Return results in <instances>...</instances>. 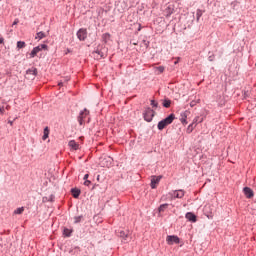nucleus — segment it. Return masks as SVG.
<instances>
[{"label": "nucleus", "instance_id": "f257e3e1", "mask_svg": "<svg viewBox=\"0 0 256 256\" xmlns=\"http://www.w3.org/2000/svg\"><path fill=\"white\" fill-rule=\"evenodd\" d=\"M173 121H175V114H170L167 118L163 119L158 123L159 131H163V129H165V127H167L168 125H171Z\"/></svg>", "mask_w": 256, "mask_h": 256}, {"label": "nucleus", "instance_id": "f03ea898", "mask_svg": "<svg viewBox=\"0 0 256 256\" xmlns=\"http://www.w3.org/2000/svg\"><path fill=\"white\" fill-rule=\"evenodd\" d=\"M118 237H120L121 239H123V241H129V239H131V231L129 230H121L119 229L117 232Z\"/></svg>", "mask_w": 256, "mask_h": 256}, {"label": "nucleus", "instance_id": "7ed1b4c3", "mask_svg": "<svg viewBox=\"0 0 256 256\" xmlns=\"http://www.w3.org/2000/svg\"><path fill=\"white\" fill-rule=\"evenodd\" d=\"M153 117H155V111L151 108H147L144 112V120L151 123V121H153Z\"/></svg>", "mask_w": 256, "mask_h": 256}, {"label": "nucleus", "instance_id": "20e7f679", "mask_svg": "<svg viewBox=\"0 0 256 256\" xmlns=\"http://www.w3.org/2000/svg\"><path fill=\"white\" fill-rule=\"evenodd\" d=\"M47 50V44H41L37 47H34L33 50L30 53V57L31 59H33L34 57L37 56V53H39L40 51Z\"/></svg>", "mask_w": 256, "mask_h": 256}, {"label": "nucleus", "instance_id": "39448f33", "mask_svg": "<svg viewBox=\"0 0 256 256\" xmlns=\"http://www.w3.org/2000/svg\"><path fill=\"white\" fill-rule=\"evenodd\" d=\"M166 243L168 245H179L180 240L177 236L172 235V236H167L166 237Z\"/></svg>", "mask_w": 256, "mask_h": 256}, {"label": "nucleus", "instance_id": "423d86ee", "mask_svg": "<svg viewBox=\"0 0 256 256\" xmlns=\"http://www.w3.org/2000/svg\"><path fill=\"white\" fill-rule=\"evenodd\" d=\"M37 77V68H30L26 71V79H35Z\"/></svg>", "mask_w": 256, "mask_h": 256}, {"label": "nucleus", "instance_id": "0eeeda50", "mask_svg": "<svg viewBox=\"0 0 256 256\" xmlns=\"http://www.w3.org/2000/svg\"><path fill=\"white\" fill-rule=\"evenodd\" d=\"M204 213L208 217V219H211L213 217V206L208 204L204 206Z\"/></svg>", "mask_w": 256, "mask_h": 256}, {"label": "nucleus", "instance_id": "6e6552de", "mask_svg": "<svg viewBox=\"0 0 256 256\" xmlns=\"http://www.w3.org/2000/svg\"><path fill=\"white\" fill-rule=\"evenodd\" d=\"M77 37H78L79 41H85V39H87V30H85L83 28L78 30Z\"/></svg>", "mask_w": 256, "mask_h": 256}, {"label": "nucleus", "instance_id": "1a4fd4ad", "mask_svg": "<svg viewBox=\"0 0 256 256\" xmlns=\"http://www.w3.org/2000/svg\"><path fill=\"white\" fill-rule=\"evenodd\" d=\"M159 181H161V176H153L151 179V187L152 189H157V185H159Z\"/></svg>", "mask_w": 256, "mask_h": 256}, {"label": "nucleus", "instance_id": "9d476101", "mask_svg": "<svg viewBox=\"0 0 256 256\" xmlns=\"http://www.w3.org/2000/svg\"><path fill=\"white\" fill-rule=\"evenodd\" d=\"M87 115H89V110H87V109H84V111L80 113V115L78 117V122L80 125H83V123H84L83 119H85V117H87Z\"/></svg>", "mask_w": 256, "mask_h": 256}, {"label": "nucleus", "instance_id": "9b49d317", "mask_svg": "<svg viewBox=\"0 0 256 256\" xmlns=\"http://www.w3.org/2000/svg\"><path fill=\"white\" fill-rule=\"evenodd\" d=\"M172 196L175 199H183V197H185V191L184 190H176L173 192Z\"/></svg>", "mask_w": 256, "mask_h": 256}, {"label": "nucleus", "instance_id": "f8f14e48", "mask_svg": "<svg viewBox=\"0 0 256 256\" xmlns=\"http://www.w3.org/2000/svg\"><path fill=\"white\" fill-rule=\"evenodd\" d=\"M68 146L70 147L71 151H77L79 149V143H77L75 140L69 141Z\"/></svg>", "mask_w": 256, "mask_h": 256}, {"label": "nucleus", "instance_id": "ddd939ff", "mask_svg": "<svg viewBox=\"0 0 256 256\" xmlns=\"http://www.w3.org/2000/svg\"><path fill=\"white\" fill-rule=\"evenodd\" d=\"M244 194L246 195L247 199H251L254 195L253 190L249 187L244 188Z\"/></svg>", "mask_w": 256, "mask_h": 256}, {"label": "nucleus", "instance_id": "4468645a", "mask_svg": "<svg viewBox=\"0 0 256 256\" xmlns=\"http://www.w3.org/2000/svg\"><path fill=\"white\" fill-rule=\"evenodd\" d=\"M186 219H188V221H192V223H195L197 221V216H195V214L192 212H188L186 213Z\"/></svg>", "mask_w": 256, "mask_h": 256}, {"label": "nucleus", "instance_id": "2eb2a0df", "mask_svg": "<svg viewBox=\"0 0 256 256\" xmlns=\"http://www.w3.org/2000/svg\"><path fill=\"white\" fill-rule=\"evenodd\" d=\"M94 55H95L96 59H103V58L107 57V53H105L103 51H99V50L94 52Z\"/></svg>", "mask_w": 256, "mask_h": 256}, {"label": "nucleus", "instance_id": "dca6fc26", "mask_svg": "<svg viewBox=\"0 0 256 256\" xmlns=\"http://www.w3.org/2000/svg\"><path fill=\"white\" fill-rule=\"evenodd\" d=\"M71 193H72L74 199H78L79 196L81 195V190L73 188L71 190Z\"/></svg>", "mask_w": 256, "mask_h": 256}, {"label": "nucleus", "instance_id": "f3484780", "mask_svg": "<svg viewBox=\"0 0 256 256\" xmlns=\"http://www.w3.org/2000/svg\"><path fill=\"white\" fill-rule=\"evenodd\" d=\"M154 69H155L156 75H161V73H163L165 71L164 66H158V67H155Z\"/></svg>", "mask_w": 256, "mask_h": 256}, {"label": "nucleus", "instance_id": "a211bd4d", "mask_svg": "<svg viewBox=\"0 0 256 256\" xmlns=\"http://www.w3.org/2000/svg\"><path fill=\"white\" fill-rule=\"evenodd\" d=\"M25 211V207H20L14 210V215H23V212Z\"/></svg>", "mask_w": 256, "mask_h": 256}, {"label": "nucleus", "instance_id": "6ab92c4d", "mask_svg": "<svg viewBox=\"0 0 256 256\" xmlns=\"http://www.w3.org/2000/svg\"><path fill=\"white\" fill-rule=\"evenodd\" d=\"M45 37H47V34H45V32H38V33L36 34L35 39L41 40V39H45Z\"/></svg>", "mask_w": 256, "mask_h": 256}, {"label": "nucleus", "instance_id": "aec40b11", "mask_svg": "<svg viewBox=\"0 0 256 256\" xmlns=\"http://www.w3.org/2000/svg\"><path fill=\"white\" fill-rule=\"evenodd\" d=\"M49 138V127L44 128L43 141Z\"/></svg>", "mask_w": 256, "mask_h": 256}, {"label": "nucleus", "instance_id": "412c9836", "mask_svg": "<svg viewBox=\"0 0 256 256\" xmlns=\"http://www.w3.org/2000/svg\"><path fill=\"white\" fill-rule=\"evenodd\" d=\"M166 16L169 17V15L173 14V8L171 6H168L165 10Z\"/></svg>", "mask_w": 256, "mask_h": 256}, {"label": "nucleus", "instance_id": "4be33fe9", "mask_svg": "<svg viewBox=\"0 0 256 256\" xmlns=\"http://www.w3.org/2000/svg\"><path fill=\"white\" fill-rule=\"evenodd\" d=\"M169 207V204H162L160 205V207L158 208V211L160 213H163V211H165V209H167Z\"/></svg>", "mask_w": 256, "mask_h": 256}, {"label": "nucleus", "instance_id": "5701e85b", "mask_svg": "<svg viewBox=\"0 0 256 256\" xmlns=\"http://www.w3.org/2000/svg\"><path fill=\"white\" fill-rule=\"evenodd\" d=\"M25 42H23V41H18L17 42V48L18 49H23V48H25Z\"/></svg>", "mask_w": 256, "mask_h": 256}, {"label": "nucleus", "instance_id": "b1692460", "mask_svg": "<svg viewBox=\"0 0 256 256\" xmlns=\"http://www.w3.org/2000/svg\"><path fill=\"white\" fill-rule=\"evenodd\" d=\"M163 107H166V108L171 107V100H164Z\"/></svg>", "mask_w": 256, "mask_h": 256}, {"label": "nucleus", "instance_id": "393cba45", "mask_svg": "<svg viewBox=\"0 0 256 256\" xmlns=\"http://www.w3.org/2000/svg\"><path fill=\"white\" fill-rule=\"evenodd\" d=\"M102 39H104V41H107L108 39H111V34H109V33L103 34Z\"/></svg>", "mask_w": 256, "mask_h": 256}, {"label": "nucleus", "instance_id": "a878e982", "mask_svg": "<svg viewBox=\"0 0 256 256\" xmlns=\"http://www.w3.org/2000/svg\"><path fill=\"white\" fill-rule=\"evenodd\" d=\"M74 223H81V216L74 217Z\"/></svg>", "mask_w": 256, "mask_h": 256}, {"label": "nucleus", "instance_id": "bb28decb", "mask_svg": "<svg viewBox=\"0 0 256 256\" xmlns=\"http://www.w3.org/2000/svg\"><path fill=\"white\" fill-rule=\"evenodd\" d=\"M193 132V124H190L187 128V133H192Z\"/></svg>", "mask_w": 256, "mask_h": 256}, {"label": "nucleus", "instance_id": "cd10ccee", "mask_svg": "<svg viewBox=\"0 0 256 256\" xmlns=\"http://www.w3.org/2000/svg\"><path fill=\"white\" fill-rule=\"evenodd\" d=\"M64 235H66V237H69V235H71V231L69 229H64Z\"/></svg>", "mask_w": 256, "mask_h": 256}, {"label": "nucleus", "instance_id": "c85d7f7f", "mask_svg": "<svg viewBox=\"0 0 256 256\" xmlns=\"http://www.w3.org/2000/svg\"><path fill=\"white\" fill-rule=\"evenodd\" d=\"M152 107H157L158 103L155 100H151Z\"/></svg>", "mask_w": 256, "mask_h": 256}, {"label": "nucleus", "instance_id": "c756f323", "mask_svg": "<svg viewBox=\"0 0 256 256\" xmlns=\"http://www.w3.org/2000/svg\"><path fill=\"white\" fill-rule=\"evenodd\" d=\"M196 15H197V20L199 21V18H200L201 15H202V14H201V10H197V14H196Z\"/></svg>", "mask_w": 256, "mask_h": 256}, {"label": "nucleus", "instance_id": "7c9ffc66", "mask_svg": "<svg viewBox=\"0 0 256 256\" xmlns=\"http://www.w3.org/2000/svg\"><path fill=\"white\" fill-rule=\"evenodd\" d=\"M208 59H209V61H214L215 60V55H210L209 57H208Z\"/></svg>", "mask_w": 256, "mask_h": 256}, {"label": "nucleus", "instance_id": "2f4dec72", "mask_svg": "<svg viewBox=\"0 0 256 256\" xmlns=\"http://www.w3.org/2000/svg\"><path fill=\"white\" fill-rule=\"evenodd\" d=\"M84 185H86V187H89V186L91 185V181L86 180V181L84 182Z\"/></svg>", "mask_w": 256, "mask_h": 256}, {"label": "nucleus", "instance_id": "473e14b6", "mask_svg": "<svg viewBox=\"0 0 256 256\" xmlns=\"http://www.w3.org/2000/svg\"><path fill=\"white\" fill-rule=\"evenodd\" d=\"M19 23V19H15L13 25H17Z\"/></svg>", "mask_w": 256, "mask_h": 256}, {"label": "nucleus", "instance_id": "72a5a7b5", "mask_svg": "<svg viewBox=\"0 0 256 256\" xmlns=\"http://www.w3.org/2000/svg\"><path fill=\"white\" fill-rule=\"evenodd\" d=\"M143 43H144L145 47H149V43H147L146 40H143Z\"/></svg>", "mask_w": 256, "mask_h": 256}, {"label": "nucleus", "instance_id": "f704fd0d", "mask_svg": "<svg viewBox=\"0 0 256 256\" xmlns=\"http://www.w3.org/2000/svg\"><path fill=\"white\" fill-rule=\"evenodd\" d=\"M87 179H89V174H86V175L84 176V181H87Z\"/></svg>", "mask_w": 256, "mask_h": 256}, {"label": "nucleus", "instance_id": "c9c22d12", "mask_svg": "<svg viewBox=\"0 0 256 256\" xmlns=\"http://www.w3.org/2000/svg\"><path fill=\"white\" fill-rule=\"evenodd\" d=\"M195 101L190 102V106L195 107Z\"/></svg>", "mask_w": 256, "mask_h": 256}, {"label": "nucleus", "instance_id": "e433bc0d", "mask_svg": "<svg viewBox=\"0 0 256 256\" xmlns=\"http://www.w3.org/2000/svg\"><path fill=\"white\" fill-rule=\"evenodd\" d=\"M59 87H62L63 86V82H59Z\"/></svg>", "mask_w": 256, "mask_h": 256}, {"label": "nucleus", "instance_id": "4c0bfd02", "mask_svg": "<svg viewBox=\"0 0 256 256\" xmlns=\"http://www.w3.org/2000/svg\"><path fill=\"white\" fill-rule=\"evenodd\" d=\"M3 41H4V39H3V38H0V45H1V43H3Z\"/></svg>", "mask_w": 256, "mask_h": 256}, {"label": "nucleus", "instance_id": "58836bf2", "mask_svg": "<svg viewBox=\"0 0 256 256\" xmlns=\"http://www.w3.org/2000/svg\"><path fill=\"white\" fill-rule=\"evenodd\" d=\"M181 122L182 123H187V121L185 119H182Z\"/></svg>", "mask_w": 256, "mask_h": 256}, {"label": "nucleus", "instance_id": "ea45409f", "mask_svg": "<svg viewBox=\"0 0 256 256\" xmlns=\"http://www.w3.org/2000/svg\"><path fill=\"white\" fill-rule=\"evenodd\" d=\"M99 177H100V176L98 175V176H97V181H99Z\"/></svg>", "mask_w": 256, "mask_h": 256}, {"label": "nucleus", "instance_id": "a19ab883", "mask_svg": "<svg viewBox=\"0 0 256 256\" xmlns=\"http://www.w3.org/2000/svg\"><path fill=\"white\" fill-rule=\"evenodd\" d=\"M3 112V110L2 109H0V113H2Z\"/></svg>", "mask_w": 256, "mask_h": 256}, {"label": "nucleus", "instance_id": "79ce46f5", "mask_svg": "<svg viewBox=\"0 0 256 256\" xmlns=\"http://www.w3.org/2000/svg\"><path fill=\"white\" fill-rule=\"evenodd\" d=\"M133 45H137V43H133Z\"/></svg>", "mask_w": 256, "mask_h": 256}, {"label": "nucleus", "instance_id": "37998d69", "mask_svg": "<svg viewBox=\"0 0 256 256\" xmlns=\"http://www.w3.org/2000/svg\"><path fill=\"white\" fill-rule=\"evenodd\" d=\"M27 2L29 1V0H26Z\"/></svg>", "mask_w": 256, "mask_h": 256}]
</instances>
